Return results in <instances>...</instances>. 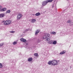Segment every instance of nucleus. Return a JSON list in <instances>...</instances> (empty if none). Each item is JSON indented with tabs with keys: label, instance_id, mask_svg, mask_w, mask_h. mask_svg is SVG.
<instances>
[{
	"label": "nucleus",
	"instance_id": "1",
	"mask_svg": "<svg viewBox=\"0 0 73 73\" xmlns=\"http://www.w3.org/2000/svg\"><path fill=\"white\" fill-rule=\"evenodd\" d=\"M22 17H23V16L22 15V14L21 13H19L18 15H17V20L19 21V20H20L22 18Z\"/></svg>",
	"mask_w": 73,
	"mask_h": 73
},
{
	"label": "nucleus",
	"instance_id": "2",
	"mask_svg": "<svg viewBox=\"0 0 73 73\" xmlns=\"http://www.w3.org/2000/svg\"><path fill=\"white\" fill-rule=\"evenodd\" d=\"M52 65L54 66L55 65H57V61L55 60H53L52 61Z\"/></svg>",
	"mask_w": 73,
	"mask_h": 73
},
{
	"label": "nucleus",
	"instance_id": "3",
	"mask_svg": "<svg viewBox=\"0 0 73 73\" xmlns=\"http://www.w3.org/2000/svg\"><path fill=\"white\" fill-rule=\"evenodd\" d=\"M11 21H10L9 20H7L5 21L4 22V24L5 25H8V24H10L11 23Z\"/></svg>",
	"mask_w": 73,
	"mask_h": 73
},
{
	"label": "nucleus",
	"instance_id": "4",
	"mask_svg": "<svg viewBox=\"0 0 73 73\" xmlns=\"http://www.w3.org/2000/svg\"><path fill=\"white\" fill-rule=\"evenodd\" d=\"M50 36L49 34H45L43 36V38L44 39H45L46 38H48Z\"/></svg>",
	"mask_w": 73,
	"mask_h": 73
},
{
	"label": "nucleus",
	"instance_id": "5",
	"mask_svg": "<svg viewBox=\"0 0 73 73\" xmlns=\"http://www.w3.org/2000/svg\"><path fill=\"white\" fill-rule=\"evenodd\" d=\"M40 32V30L39 29L36 30L35 32V35H37Z\"/></svg>",
	"mask_w": 73,
	"mask_h": 73
},
{
	"label": "nucleus",
	"instance_id": "6",
	"mask_svg": "<svg viewBox=\"0 0 73 73\" xmlns=\"http://www.w3.org/2000/svg\"><path fill=\"white\" fill-rule=\"evenodd\" d=\"M47 3H48V2H47V1L46 0L42 2V5H43V6H44V5H46Z\"/></svg>",
	"mask_w": 73,
	"mask_h": 73
},
{
	"label": "nucleus",
	"instance_id": "7",
	"mask_svg": "<svg viewBox=\"0 0 73 73\" xmlns=\"http://www.w3.org/2000/svg\"><path fill=\"white\" fill-rule=\"evenodd\" d=\"M7 10V8H4L0 9V11L1 12H4Z\"/></svg>",
	"mask_w": 73,
	"mask_h": 73
},
{
	"label": "nucleus",
	"instance_id": "8",
	"mask_svg": "<svg viewBox=\"0 0 73 73\" xmlns=\"http://www.w3.org/2000/svg\"><path fill=\"white\" fill-rule=\"evenodd\" d=\"M20 40L21 41H23L24 42H25L27 41L26 39H24V38H21L20 39Z\"/></svg>",
	"mask_w": 73,
	"mask_h": 73
},
{
	"label": "nucleus",
	"instance_id": "9",
	"mask_svg": "<svg viewBox=\"0 0 73 73\" xmlns=\"http://www.w3.org/2000/svg\"><path fill=\"white\" fill-rule=\"evenodd\" d=\"M5 16V14H4L2 13L0 14V18H1V17H3Z\"/></svg>",
	"mask_w": 73,
	"mask_h": 73
},
{
	"label": "nucleus",
	"instance_id": "10",
	"mask_svg": "<svg viewBox=\"0 0 73 73\" xmlns=\"http://www.w3.org/2000/svg\"><path fill=\"white\" fill-rule=\"evenodd\" d=\"M65 53H66V51L65 50L63 51L62 52L60 53V54H64Z\"/></svg>",
	"mask_w": 73,
	"mask_h": 73
},
{
	"label": "nucleus",
	"instance_id": "11",
	"mask_svg": "<svg viewBox=\"0 0 73 73\" xmlns=\"http://www.w3.org/2000/svg\"><path fill=\"white\" fill-rule=\"evenodd\" d=\"M36 19H33L31 21V23H35V22H36Z\"/></svg>",
	"mask_w": 73,
	"mask_h": 73
},
{
	"label": "nucleus",
	"instance_id": "12",
	"mask_svg": "<svg viewBox=\"0 0 73 73\" xmlns=\"http://www.w3.org/2000/svg\"><path fill=\"white\" fill-rule=\"evenodd\" d=\"M48 64L50 65H52V61H50L48 62Z\"/></svg>",
	"mask_w": 73,
	"mask_h": 73
},
{
	"label": "nucleus",
	"instance_id": "13",
	"mask_svg": "<svg viewBox=\"0 0 73 73\" xmlns=\"http://www.w3.org/2000/svg\"><path fill=\"white\" fill-rule=\"evenodd\" d=\"M31 61H32V58H30L28 59V61L29 62H31Z\"/></svg>",
	"mask_w": 73,
	"mask_h": 73
},
{
	"label": "nucleus",
	"instance_id": "14",
	"mask_svg": "<svg viewBox=\"0 0 73 73\" xmlns=\"http://www.w3.org/2000/svg\"><path fill=\"white\" fill-rule=\"evenodd\" d=\"M25 32H27V31H32V29H30L29 28L28 29H25Z\"/></svg>",
	"mask_w": 73,
	"mask_h": 73
},
{
	"label": "nucleus",
	"instance_id": "15",
	"mask_svg": "<svg viewBox=\"0 0 73 73\" xmlns=\"http://www.w3.org/2000/svg\"><path fill=\"white\" fill-rule=\"evenodd\" d=\"M52 44L54 45H56L57 44V41L56 40L52 42Z\"/></svg>",
	"mask_w": 73,
	"mask_h": 73
},
{
	"label": "nucleus",
	"instance_id": "16",
	"mask_svg": "<svg viewBox=\"0 0 73 73\" xmlns=\"http://www.w3.org/2000/svg\"><path fill=\"white\" fill-rule=\"evenodd\" d=\"M40 13H36L35 15V16H40Z\"/></svg>",
	"mask_w": 73,
	"mask_h": 73
},
{
	"label": "nucleus",
	"instance_id": "17",
	"mask_svg": "<svg viewBox=\"0 0 73 73\" xmlns=\"http://www.w3.org/2000/svg\"><path fill=\"white\" fill-rule=\"evenodd\" d=\"M53 0H46L47 2V3H51L52 1Z\"/></svg>",
	"mask_w": 73,
	"mask_h": 73
},
{
	"label": "nucleus",
	"instance_id": "18",
	"mask_svg": "<svg viewBox=\"0 0 73 73\" xmlns=\"http://www.w3.org/2000/svg\"><path fill=\"white\" fill-rule=\"evenodd\" d=\"M72 22V20H69L67 22V23H70Z\"/></svg>",
	"mask_w": 73,
	"mask_h": 73
},
{
	"label": "nucleus",
	"instance_id": "19",
	"mask_svg": "<svg viewBox=\"0 0 73 73\" xmlns=\"http://www.w3.org/2000/svg\"><path fill=\"white\" fill-rule=\"evenodd\" d=\"M34 56H36V57H38V53H36L34 54Z\"/></svg>",
	"mask_w": 73,
	"mask_h": 73
},
{
	"label": "nucleus",
	"instance_id": "20",
	"mask_svg": "<svg viewBox=\"0 0 73 73\" xmlns=\"http://www.w3.org/2000/svg\"><path fill=\"white\" fill-rule=\"evenodd\" d=\"M51 35H56V33L54 32H51L50 33Z\"/></svg>",
	"mask_w": 73,
	"mask_h": 73
},
{
	"label": "nucleus",
	"instance_id": "21",
	"mask_svg": "<svg viewBox=\"0 0 73 73\" xmlns=\"http://www.w3.org/2000/svg\"><path fill=\"white\" fill-rule=\"evenodd\" d=\"M11 12V10H9L6 11V13H9Z\"/></svg>",
	"mask_w": 73,
	"mask_h": 73
},
{
	"label": "nucleus",
	"instance_id": "22",
	"mask_svg": "<svg viewBox=\"0 0 73 73\" xmlns=\"http://www.w3.org/2000/svg\"><path fill=\"white\" fill-rule=\"evenodd\" d=\"M3 67V64H2L0 63V68H2Z\"/></svg>",
	"mask_w": 73,
	"mask_h": 73
},
{
	"label": "nucleus",
	"instance_id": "23",
	"mask_svg": "<svg viewBox=\"0 0 73 73\" xmlns=\"http://www.w3.org/2000/svg\"><path fill=\"white\" fill-rule=\"evenodd\" d=\"M52 43H53V42L52 41H50L49 42H48V44H52Z\"/></svg>",
	"mask_w": 73,
	"mask_h": 73
},
{
	"label": "nucleus",
	"instance_id": "24",
	"mask_svg": "<svg viewBox=\"0 0 73 73\" xmlns=\"http://www.w3.org/2000/svg\"><path fill=\"white\" fill-rule=\"evenodd\" d=\"M69 25H73V22H71L69 24Z\"/></svg>",
	"mask_w": 73,
	"mask_h": 73
},
{
	"label": "nucleus",
	"instance_id": "25",
	"mask_svg": "<svg viewBox=\"0 0 73 73\" xmlns=\"http://www.w3.org/2000/svg\"><path fill=\"white\" fill-rule=\"evenodd\" d=\"M4 43L0 44V46H3V45H4Z\"/></svg>",
	"mask_w": 73,
	"mask_h": 73
},
{
	"label": "nucleus",
	"instance_id": "26",
	"mask_svg": "<svg viewBox=\"0 0 73 73\" xmlns=\"http://www.w3.org/2000/svg\"><path fill=\"white\" fill-rule=\"evenodd\" d=\"M10 33H15V31H10Z\"/></svg>",
	"mask_w": 73,
	"mask_h": 73
},
{
	"label": "nucleus",
	"instance_id": "27",
	"mask_svg": "<svg viewBox=\"0 0 73 73\" xmlns=\"http://www.w3.org/2000/svg\"><path fill=\"white\" fill-rule=\"evenodd\" d=\"M17 44L16 42H14L13 43V45H16Z\"/></svg>",
	"mask_w": 73,
	"mask_h": 73
},
{
	"label": "nucleus",
	"instance_id": "28",
	"mask_svg": "<svg viewBox=\"0 0 73 73\" xmlns=\"http://www.w3.org/2000/svg\"><path fill=\"white\" fill-rule=\"evenodd\" d=\"M50 40V38H47V41H49Z\"/></svg>",
	"mask_w": 73,
	"mask_h": 73
},
{
	"label": "nucleus",
	"instance_id": "29",
	"mask_svg": "<svg viewBox=\"0 0 73 73\" xmlns=\"http://www.w3.org/2000/svg\"><path fill=\"white\" fill-rule=\"evenodd\" d=\"M40 42V40L38 39V42Z\"/></svg>",
	"mask_w": 73,
	"mask_h": 73
},
{
	"label": "nucleus",
	"instance_id": "30",
	"mask_svg": "<svg viewBox=\"0 0 73 73\" xmlns=\"http://www.w3.org/2000/svg\"><path fill=\"white\" fill-rule=\"evenodd\" d=\"M54 7V5H53L52 6V8H53Z\"/></svg>",
	"mask_w": 73,
	"mask_h": 73
},
{
	"label": "nucleus",
	"instance_id": "31",
	"mask_svg": "<svg viewBox=\"0 0 73 73\" xmlns=\"http://www.w3.org/2000/svg\"><path fill=\"white\" fill-rule=\"evenodd\" d=\"M25 44H26L27 45H28V43H25Z\"/></svg>",
	"mask_w": 73,
	"mask_h": 73
},
{
	"label": "nucleus",
	"instance_id": "32",
	"mask_svg": "<svg viewBox=\"0 0 73 73\" xmlns=\"http://www.w3.org/2000/svg\"><path fill=\"white\" fill-rule=\"evenodd\" d=\"M4 21H3L2 22L3 23H4Z\"/></svg>",
	"mask_w": 73,
	"mask_h": 73
},
{
	"label": "nucleus",
	"instance_id": "33",
	"mask_svg": "<svg viewBox=\"0 0 73 73\" xmlns=\"http://www.w3.org/2000/svg\"><path fill=\"white\" fill-rule=\"evenodd\" d=\"M33 16H35V14H33Z\"/></svg>",
	"mask_w": 73,
	"mask_h": 73
},
{
	"label": "nucleus",
	"instance_id": "34",
	"mask_svg": "<svg viewBox=\"0 0 73 73\" xmlns=\"http://www.w3.org/2000/svg\"><path fill=\"white\" fill-rule=\"evenodd\" d=\"M0 9H1V6H0Z\"/></svg>",
	"mask_w": 73,
	"mask_h": 73
},
{
	"label": "nucleus",
	"instance_id": "35",
	"mask_svg": "<svg viewBox=\"0 0 73 73\" xmlns=\"http://www.w3.org/2000/svg\"><path fill=\"white\" fill-rule=\"evenodd\" d=\"M67 0V1H69V0Z\"/></svg>",
	"mask_w": 73,
	"mask_h": 73
},
{
	"label": "nucleus",
	"instance_id": "36",
	"mask_svg": "<svg viewBox=\"0 0 73 73\" xmlns=\"http://www.w3.org/2000/svg\"><path fill=\"white\" fill-rule=\"evenodd\" d=\"M24 33H25V32H24Z\"/></svg>",
	"mask_w": 73,
	"mask_h": 73
},
{
	"label": "nucleus",
	"instance_id": "37",
	"mask_svg": "<svg viewBox=\"0 0 73 73\" xmlns=\"http://www.w3.org/2000/svg\"><path fill=\"white\" fill-rule=\"evenodd\" d=\"M65 10H66V9H65V10H64V11H65Z\"/></svg>",
	"mask_w": 73,
	"mask_h": 73
}]
</instances>
